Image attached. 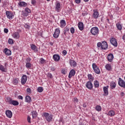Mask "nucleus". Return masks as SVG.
Segmentation results:
<instances>
[{
    "label": "nucleus",
    "mask_w": 125,
    "mask_h": 125,
    "mask_svg": "<svg viewBox=\"0 0 125 125\" xmlns=\"http://www.w3.org/2000/svg\"><path fill=\"white\" fill-rule=\"evenodd\" d=\"M97 47H101V49L103 50H106V49H108V43L105 41H103L102 43L99 42L97 43Z\"/></svg>",
    "instance_id": "obj_1"
},
{
    "label": "nucleus",
    "mask_w": 125,
    "mask_h": 125,
    "mask_svg": "<svg viewBox=\"0 0 125 125\" xmlns=\"http://www.w3.org/2000/svg\"><path fill=\"white\" fill-rule=\"evenodd\" d=\"M42 116L45 118V120L48 123H50V121H52L53 115L51 114L49 115V113H48L44 112L42 113Z\"/></svg>",
    "instance_id": "obj_2"
},
{
    "label": "nucleus",
    "mask_w": 125,
    "mask_h": 125,
    "mask_svg": "<svg viewBox=\"0 0 125 125\" xmlns=\"http://www.w3.org/2000/svg\"><path fill=\"white\" fill-rule=\"evenodd\" d=\"M91 33L93 36H98L99 34V29L97 27H94L91 29Z\"/></svg>",
    "instance_id": "obj_3"
},
{
    "label": "nucleus",
    "mask_w": 125,
    "mask_h": 125,
    "mask_svg": "<svg viewBox=\"0 0 125 125\" xmlns=\"http://www.w3.org/2000/svg\"><path fill=\"white\" fill-rule=\"evenodd\" d=\"M92 68L96 74H98V75H99L101 72L100 71V69H99V67L97 66L96 65V63H93L92 64Z\"/></svg>",
    "instance_id": "obj_4"
},
{
    "label": "nucleus",
    "mask_w": 125,
    "mask_h": 125,
    "mask_svg": "<svg viewBox=\"0 0 125 125\" xmlns=\"http://www.w3.org/2000/svg\"><path fill=\"white\" fill-rule=\"evenodd\" d=\"M6 15L7 16V18L9 19V20H12V19H13V17H14L13 13L9 11H6Z\"/></svg>",
    "instance_id": "obj_5"
},
{
    "label": "nucleus",
    "mask_w": 125,
    "mask_h": 125,
    "mask_svg": "<svg viewBox=\"0 0 125 125\" xmlns=\"http://www.w3.org/2000/svg\"><path fill=\"white\" fill-rule=\"evenodd\" d=\"M31 10L29 9V8L26 7L25 8L24 11H22V15L24 17L26 16H28V15H29V13H31Z\"/></svg>",
    "instance_id": "obj_6"
},
{
    "label": "nucleus",
    "mask_w": 125,
    "mask_h": 125,
    "mask_svg": "<svg viewBox=\"0 0 125 125\" xmlns=\"http://www.w3.org/2000/svg\"><path fill=\"white\" fill-rule=\"evenodd\" d=\"M118 84L121 87H123L124 88H125V81L123 80L121 78H119Z\"/></svg>",
    "instance_id": "obj_7"
},
{
    "label": "nucleus",
    "mask_w": 125,
    "mask_h": 125,
    "mask_svg": "<svg viewBox=\"0 0 125 125\" xmlns=\"http://www.w3.org/2000/svg\"><path fill=\"white\" fill-rule=\"evenodd\" d=\"M110 43L113 45V46H115V47H117L118 46V42L117 41V39H116L115 38H112L110 40Z\"/></svg>",
    "instance_id": "obj_8"
},
{
    "label": "nucleus",
    "mask_w": 125,
    "mask_h": 125,
    "mask_svg": "<svg viewBox=\"0 0 125 125\" xmlns=\"http://www.w3.org/2000/svg\"><path fill=\"white\" fill-rule=\"evenodd\" d=\"M59 35H60V30L58 28H57L55 29L53 34V37L55 39H58Z\"/></svg>",
    "instance_id": "obj_9"
},
{
    "label": "nucleus",
    "mask_w": 125,
    "mask_h": 125,
    "mask_svg": "<svg viewBox=\"0 0 125 125\" xmlns=\"http://www.w3.org/2000/svg\"><path fill=\"white\" fill-rule=\"evenodd\" d=\"M56 7L55 10L57 12H60V10H61V4L59 1H57L55 3Z\"/></svg>",
    "instance_id": "obj_10"
},
{
    "label": "nucleus",
    "mask_w": 125,
    "mask_h": 125,
    "mask_svg": "<svg viewBox=\"0 0 125 125\" xmlns=\"http://www.w3.org/2000/svg\"><path fill=\"white\" fill-rule=\"evenodd\" d=\"M27 75H23L21 79V83L22 85L25 84V83H27Z\"/></svg>",
    "instance_id": "obj_11"
},
{
    "label": "nucleus",
    "mask_w": 125,
    "mask_h": 125,
    "mask_svg": "<svg viewBox=\"0 0 125 125\" xmlns=\"http://www.w3.org/2000/svg\"><path fill=\"white\" fill-rule=\"evenodd\" d=\"M108 88H109V86L108 85L106 86H104L103 87L104 92V96H107L108 94H109V91H108Z\"/></svg>",
    "instance_id": "obj_12"
},
{
    "label": "nucleus",
    "mask_w": 125,
    "mask_h": 125,
    "mask_svg": "<svg viewBox=\"0 0 125 125\" xmlns=\"http://www.w3.org/2000/svg\"><path fill=\"white\" fill-rule=\"evenodd\" d=\"M93 11V17L95 18V19H97V18L99 17V12L97 11V10H94Z\"/></svg>",
    "instance_id": "obj_13"
},
{
    "label": "nucleus",
    "mask_w": 125,
    "mask_h": 125,
    "mask_svg": "<svg viewBox=\"0 0 125 125\" xmlns=\"http://www.w3.org/2000/svg\"><path fill=\"white\" fill-rule=\"evenodd\" d=\"M75 75H76V71H75L74 69H72L69 73V75H68L69 79H71L72 77H74Z\"/></svg>",
    "instance_id": "obj_14"
},
{
    "label": "nucleus",
    "mask_w": 125,
    "mask_h": 125,
    "mask_svg": "<svg viewBox=\"0 0 125 125\" xmlns=\"http://www.w3.org/2000/svg\"><path fill=\"white\" fill-rule=\"evenodd\" d=\"M3 52L5 53V54H6V55H7L8 56H10V55H11V50L7 49V48L4 49Z\"/></svg>",
    "instance_id": "obj_15"
},
{
    "label": "nucleus",
    "mask_w": 125,
    "mask_h": 125,
    "mask_svg": "<svg viewBox=\"0 0 125 125\" xmlns=\"http://www.w3.org/2000/svg\"><path fill=\"white\" fill-rule=\"evenodd\" d=\"M69 64L71 67H76L77 62L74 60H69Z\"/></svg>",
    "instance_id": "obj_16"
},
{
    "label": "nucleus",
    "mask_w": 125,
    "mask_h": 125,
    "mask_svg": "<svg viewBox=\"0 0 125 125\" xmlns=\"http://www.w3.org/2000/svg\"><path fill=\"white\" fill-rule=\"evenodd\" d=\"M12 36L13 38H14V39H18L20 38V34L18 32H16L13 33Z\"/></svg>",
    "instance_id": "obj_17"
},
{
    "label": "nucleus",
    "mask_w": 125,
    "mask_h": 125,
    "mask_svg": "<svg viewBox=\"0 0 125 125\" xmlns=\"http://www.w3.org/2000/svg\"><path fill=\"white\" fill-rule=\"evenodd\" d=\"M93 87V86H92V83H91V82L89 81L86 83V87H87V88L88 89H92Z\"/></svg>",
    "instance_id": "obj_18"
},
{
    "label": "nucleus",
    "mask_w": 125,
    "mask_h": 125,
    "mask_svg": "<svg viewBox=\"0 0 125 125\" xmlns=\"http://www.w3.org/2000/svg\"><path fill=\"white\" fill-rule=\"evenodd\" d=\"M6 116H7V118H9L10 119L12 118V112L11 111L8 110L5 111Z\"/></svg>",
    "instance_id": "obj_19"
},
{
    "label": "nucleus",
    "mask_w": 125,
    "mask_h": 125,
    "mask_svg": "<svg viewBox=\"0 0 125 125\" xmlns=\"http://www.w3.org/2000/svg\"><path fill=\"white\" fill-rule=\"evenodd\" d=\"M18 5L20 7H26L28 4L24 1H20V2L18 3Z\"/></svg>",
    "instance_id": "obj_20"
},
{
    "label": "nucleus",
    "mask_w": 125,
    "mask_h": 125,
    "mask_svg": "<svg viewBox=\"0 0 125 125\" xmlns=\"http://www.w3.org/2000/svg\"><path fill=\"white\" fill-rule=\"evenodd\" d=\"M53 59H54V61H55L56 62L59 61V60H60V56H59V55L54 54L53 56Z\"/></svg>",
    "instance_id": "obj_21"
},
{
    "label": "nucleus",
    "mask_w": 125,
    "mask_h": 125,
    "mask_svg": "<svg viewBox=\"0 0 125 125\" xmlns=\"http://www.w3.org/2000/svg\"><path fill=\"white\" fill-rule=\"evenodd\" d=\"M113 59H114V55H113V54H108L107 56L108 61H109V62H112Z\"/></svg>",
    "instance_id": "obj_22"
},
{
    "label": "nucleus",
    "mask_w": 125,
    "mask_h": 125,
    "mask_svg": "<svg viewBox=\"0 0 125 125\" xmlns=\"http://www.w3.org/2000/svg\"><path fill=\"white\" fill-rule=\"evenodd\" d=\"M10 105H13V106H18L19 105V102L17 101L12 100Z\"/></svg>",
    "instance_id": "obj_23"
},
{
    "label": "nucleus",
    "mask_w": 125,
    "mask_h": 125,
    "mask_svg": "<svg viewBox=\"0 0 125 125\" xmlns=\"http://www.w3.org/2000/svg\"><path fill=\"white\" fill-rule=\"evenodd\" d=\"M30 47L32 50H34L35 52H38V47L34 44H30Z\"/></svg>",
    "instance_id": "obj_24"
},
{
    "label": "nucleus",
    "mask_w": 125,
    "mask_h": 125,
    "mask_svg": "<svg viewBox=\"0 0 125 125\" xmlns=\"http://www.w3.org/2000/svg\"><path fill=\"white\" fill-rule=\"evenodd\" d=\"M25 102L27 103H31L32 102V98L29 95L25 97Z\"/></svg>",
    "instance_id": "obj_25"
},
{
    "label": "nucleus",
    "mask_w": 125,
    "mask_h": 125,
    "mask_svg": "<svg viewBox=\"0 0 125 125\" xmlns=\"http://www.w3.org/2000/svg\"><path fill=\"white\" fill-rule=\"evenodd\" d=\"M78 28L80 31H83V23L79 22L78 23Z\"/></svg>",
    "instance_id": "obj_26"
},
{
    "label": "nucleus",
    "mask_w": 125,
    "mask_h": 125,
    "mask_svg": "<svg viewBox=\"0 0 125 125\" xmlns=\"http://www.w3.org/2000/svg\"><path fill=\"white\" fill-rule=\"evenodd\" d=\"M0 70L1 72H4V73H6V72H7V68L2 65H0Z\"/></svg>",
    "instance_id": "obj_27"
},
{
    "label": "nucleus",
    "mask_w": 125,
    "mask_h": 125,
    "mask_svg": "<svg viewBox=\"0 0 125 125\" xmlns=\"http://www.w3.org/2000/svg\"><path fill=\"white\" fill-rule=\"evenodd\" d=\"M31 114L33 119H36V118L38 117V112H37L36 111H32L31 112Z\"/></svg>",
    "instance_id": "obj_28"
},
{
    "label": "nucleus",
    "mask_w": 125,
    "mask_h": 125,
    "mask_svg": "<svg viewBox=\"0 0 125 125\" xmlns=\"http://www.w3.org/2000/svg\"><path fill=\"white\" fill-rule=\"evenodd\" d=\"M61 28H64L66 26V21L64 20H61Z\"/></svg>",
    "instance_id": "obj_29"
},
{
    "label": "nucleus",
    "mask_w": 125,
    "mask_h": 125,
    "mask_svg": "<svg viewBox=\"0 0 125 125\" xmlns=\"http://www.w3.org/2000/svg\"><path fill=\"white\" fill-rule=\"evenodd\" d=\"M105 68L107 71H110L112 69V66L109 64H106L105 66Z\"/></svg>",
    "instance_id": "obj_30"
},
{
    "label": "nucleus",
    "mask_w": 125,
    "mask_h": 125,
    "mask_svg": "<svg viewBox=\"0 0 125 125\" xmlns=\"http://www.w3.org/2000/svg\"><path fill=\"white\" fill-rule=\"evenodd\" d=\"M12 101V99H11L9 97H7L6 98L5 101L6 103H8V104H10L11 103V101Z\"/></svg>",
    "instance_id": "obj_31"
},
{
    "label": "nucleus",
    "mask_w": 125,
    "mask_h": 125,
    "mask_svg": "<svg viewBox=\"0 0 125 125\" xmlns=\"http://www.w3.org/2000/svg\"><path fill=\"white\" fill-rule=\"evenodd\" d=\"M110 87H111V89H114V88H115V87H116V83H115L114 82H112L110 83Z\"/></svg>",
    "instance_id": "obj_32"
},
{
    "label": "nucleus",
    "mask_w": 125,
    "mask_h": 125,
    "mask_svg": "<svg viewBox=\"0 0 125 125\" xmlns=\"http://www.w3.org/2000/svg\"><path fill=\"white\" fill-rule=\"evenodd\" d=\"M108 115L110 117H114L115 116V112L113 110H110L108 112Z\"/></svg>",
    "instance_id": "obj_33"
},
{
    "label": "nucleus",
    "mask_w": 125,
    "mask_h": 125,
    "mask_svg": "<svg viewBox=\"0 0 125 125\" xmlns=\"http://www.w3.org/2000/svg\"><path fill=\"white\" fill-rule=\"evenodd\" d=\"M26 67L27 69H31V68H32V63L30 62H26Z\"/></svg>",
    "instance_id": "obj_34"
},
{
    "label": "nucleus",
    "mask_w": 125,
    "mask_h": 125,
    "mask_svg": "<svg viewBox=\"0 0 125 125\" xmlns=\"http://www.w3.org/2000/svg\"><path fill=\"white\" fill-rule=\"evenodd\" d=\"M116 27L119 31H121L122 30V25L121 24V23H117Z\"/></svg>",
    "instance_id": "obj_35"
},
{
    "label": "nucleus",
    "mask_w": 125,
    "mask_h": 125,
    "mask_svg": "<svg viewBox=\"0 0 125 125\" xmlns=\"http://www.w3.org/2000/svg\"><path fill=\"white\" fill-rule=\"evenodd\" d=\"M94 84L95 87H99V82L97 81H95L94 82Z\"/></svg>",
    "instance_id": "obj_36"
},
{
    "label": "nucleus",
    "mask_w": 125,
    "mask_h": 125,
    "mask_svg": "<svg viewBox=\"0 0 125 125\" xmlns=\"http://www.w3.org/2000/svg\"><path fill=\"white\" fill-rule=\"evenodd\" d=\"M13 83H14V84H17V83H19V80L18 79H14L13 80Z\"/></svg>",
    "instance_id": "obj_37"
},
{
    "label": "nucleus",
    "mask_w": 125,
    "mask_h": 125,
    "mask_svg": "<svg viewBox=\"0 0 125 125\" xmlns=\"http://www.w3.org/2000/svg\"><path fill=\"white\" fill-rule=\"evenodd\" d=\"M96 111H98L99 112V111H101L102 110V107H101V106L100 105H97L95 108Z\"/></svg>",
    "instance_id": "obj_38"
},
{
    "label": "nucleus",
    "mask_w": 125,
    "mask_h": 125,
    "mask_svg": "<svg viewBox=\"0 0 125 125\" xmlns=\"http://www.w3.org/2000/svg\"><path fill=\"white\" fill-rule=\"evenodd\" d=\"M37 90L38 92H42V91H43V88H42V87H39Z\"/></svg>",
    "instance_id": "obj_39"
},
{
    "label": "nucleus",
    "mask_w": 125,
    "mask_h": 125,
    "mask_svg": "<svg viewBox=\"0 0 125 125\" xmlns=\"http://www.w3.org/2000/svg\"><path fill=\"white\" fill-rule=\"evenodd\" d=\"M88 79L90 81H93V77H92V75H91V74H88Z\"/></svg>",
    "instance_id": "obj_40"
},
{
    "label": "nucleus",
    "mask_w": 125,
    "mask_h": 125,
    "mask_svg": "<svg viewBox=\"0 0 125 125\" xmlns=\"http://www.w3.org/2000/svg\"><path fill=\"white\" fill-rule=\"evenodd\" d=\"M40 62L41 64H44L45 63V60L43 59V58H42L40 59Z\"/></svg>",
    "instance_id": "obj_41"
},
{
    "label": "nucleus",
    "mask_w": 125,
    "mask_h": 125,
    "mask_svg": "<svg viewBox=\"0 0 125 125\" xmlns=\"http://www.w3.org/2000/svg\"><path fill=\"white\" fill-rule=\"evenodd\" d=\"M26 92L28 93V94H31L32 93V89L30 88H27L26 89Z\"/></svg>",
    "instance_id": "obj_42"
},
{
    "label": "nucleus",
    "mask_w": 125,
    "mask_h": 125,
    "mask_svg": "<svg viewBox=\"0 0 125 125\" xmlns=\"http://www.w3.org/2000/svg\"><path fill=\"white\" fill-rule=\"evenodd\" d=\"M8 42L9 44H13V43H14L13 40L9 39L8 40Z\"/></svg>",
    "instance_id": "obj_43"
},
{
    "label": "nucleus",
    "mask_w": 125,
    "mask_h": 125,
    "mask_svg": "<svg viewBox=\"0 0 125 125\" xmlns=\"http://www.w3.org/2000/svg\"><path fill=\"white\" fill-rule=\"evenodd\" d=\"M31 4L34 6L36 5L37 4V1L36 0H31Z\"/></svg>",
    "instance_id": "obj_44"
},
{
    "label": "nucleus",
    "mask_w": 125,
    "mask_h": 125,
    "mask_svg": "<svg viewBox=\"0 0 125 125\" xmlns=\"http://www.w3.org/2000/svg\"><path fill=\"white\" fill-rule=\"evenodd\" d=\"M47 77H48V78H49L50 79H52L53 78V76H52V74L50 73H48Z\"/></svg>",
    "instance_id": "obj_45"
},
{
    "label": "nucleus",
    "mask_w": 125,
    "mask_h": 125,
    "mask_svg": "<svg viewBox=\"0 0 125 125\" xmlns=\"http://www.w3.org/2000/svg\"><path fill=\"white\" fill-rule=\"evenodd\" d=\"M70 33H71V34H74V33H75V28L74 27H71L70 28Z\"/></svg>",
    "instance_id": "obj_46"
},
{
    "label": "nucleus",
    "mask_w": 125,
    "mask_h": 125,
    "mask_svg": "<svg viewBox=\"0 0 125 125\" xmlns=\"http://www.w3.org/2000/svg\"><path fill=\"white\" fill-rule=\"evenodd\" d=\"M83 16H86L87 15V12L86 11H83L82 13Z\"/></svg>",
    "instance_id": "obj_47"
},
{
    "label": "nucleus",
    "mask_w": 125,
    "mask_h": 125,
    "mask_svg": "<svg viewBox=\"0 0 125 125\" xmlns=\"http://www.w3.org/2000/svg\"><path fill=\"white\" fill-rule=\"evenodd\" d=\"M74 103H78L79 102V99L77 98H74Z\"/></svg>",
    "instance_id": "obj_48"
},
{
    "label": "nucleus",
    "mask_w": 125,
    "mask_h": 125,
    "mask_svg": "<svg viewBox=\"0 0 125 125\" xmlns=\"http://www.w3.org/2000/svg\"><path fill=\"white\" fill-rule=\"evenodd\" d=\"M27 122L28 123H29V124H31V117H30L29 116H27Z\"/></svg>",
    "instance_id": "obj_49"
},
{
    "label": "nucleus",
    "mask_w": 125,
    "mask_h": 125,
    "mask_svg": "<svg viewBox=\"0 0 125 125\" xmlns=\"http://www.w3.org/2000/svg\"><path fill=\"white\" fill-rule=\"evenodd\" d=\"M26 62H27V63H30V62H31V58H28L26 59Z\"/></svg>",
    "instance_id": "obj_50"
},
{
    "label": "nucleus",
    "mask_w": 125,
    "mask_h": 125,
    "mask_svg": "<svg viewBox=\"0 0 125 125\" xmlns=\"http://www.w3.org/2000/svg\"><path fill=\"white\" fill-rule=\"evenodd\" d=\"M70 29H69V28L68 27H65L64 28V31H65V32H69V30Z\"/></svg>",
    "instance_id": "obj_51"
},
{
    "label": "nucleus",
    "mask_w": 125,
    "mask_h": 125,
    "mask_svg": "<svg viewBox=\"0 0 125 125\" xmlns=\"http://www.w3.org/2000/svg\"><path fill=\"white\" fill-rule=\"evenodd\" d=\"M24 28H25L26 29H29L30 28V25L25 24L24 25Z\"/></svg>",
    "instance_id": "obj_52"
},
{
    "label": "nucleus",
    "mask_w": 125,
    "mask_h": 125,
    "mask_svg": "<svg viewBox=\"0 0 125 125\" xmlns=\"http://www.w3.org/2000/svg\"><path fill=\"white\" fill-rule=\"evenodd\" d=\"M4 32L5 33V34H7V33H8V29L7 28H4Z\"/></svg>",
    "instance_id": "obj_53"
},
{
    "label": "nucleus",
    "mask_w": 125,
    "mask_h": 125,
    "mask_svg": "<svg viewBox=\"0 0 125 125\" xmlns=\"http://www.w3.org/2000/svg\"><path fill=\"white\" fill-rule=\"evenodd\" d=\"M18 99H20L21 100H23V97L22 96H18Z\"/></svg>",
    "instance_id": "obj_54"
},
{
    "label": "nucleus",
    "mask_w": 125,
    "mask_h": 125,
    "mask_svg": "<svg viewBox=\"0 0 125 125\" xmlns=\"http://www.w3.org/2000/svg\"><path fill=\"white\" fill-rule=\"evenodd\" d=\"M62 54L63 55H66V54H67V51H66L65 50H63L62 51Z\"/></svg>",
    "instance_id": "obj_55"
},
{
    "label": "nucleus",
    "mask_w": 125,
    "mask_h": 125,
    "mask_svg": "<svg viewBox=\"0 0 125 125\" xmlns=\"http://www.w3.org/2000/svg\"><path fill=\"white\" fill-rule=\"evenodd\" d=\"M76 3H81V0H75Z\"/></svg>",
    "instance_id": "obj_56"
},
{
    "label": "nucleus",
    "mask_w": 125,
    "mask_h": 125,
    "mask_svg": "<svg viewBox=\"0 0 125 125\" xmlns=\"http://www.w3.org/2000/svg\"><path fill=\"white\" fill-rule=\"evenodd\" d=\"M51 71H55V68H54V67H53V66H52L51 67Z\"/></svg>",
    "instance_id": "obj_57"
},
{
    "label": "nucleus",
    "mask_w": 125,
    "mask_h": 125,
    "mask_svg": "<svg viewBox=\"0 0 125 125\" xmlns=\"http://www.w3.org/2000/svg\"><path fill=\"white\" fill-rule=\"evenodd\" d=\"M120 95L121 96H125V93L123 92H121V93H120Z\"/></svg>",
    "instance_id": "obj_58"
},
{
    "label": "nucleus",
    "mask_w": 125,
    "mask_h": 125,
    "mask_svg": "<svg viewBox=\"0 0 125 125\" xmlns=\"http://www.w3.org/2000/svg\"><path fill=\"white\" fill-rule=\"evenodd\" d=\"M62 74H63V75H65L66 74V71H65V70H62Z\"/></svg>",
    "instance_id": "obj_59"
},
{
    "label": "nucleus",
    "mask_w": 125,
    "mask_h": 125,
    "mask_svg": "<svg viewBox=\"0 0 125 125\" xmlns=\"http://www.w3.org/2000/svg\"><path fill=\"white\" fill-rule=\"evenodd\" d=\"M122 39H123V41H125V34H124V35L123 36Z\"/></svg>",
    "instance_id": "obj_60"
},
{
    "label": "nucleus",
    "mask_w": 125,
    "mask_h": 125,
    "mask_svg": "<svg viewBox=\"0 0 125 125\" xmlns=\"http://www.w3.org/2000/svg\"><path fill=\"white\" fill-rule=\"evenodd\" d=\"M83 107L84 108H86V104H83Z\"/></svg>",
    "instance_id": "obj_61"
},
{
    "label": "nucleus",
    "mask_w": 125,
    "mask_h": 125,
    "mask_svg": "<svg viewBox=\"0 0 125 125\" xmlns=\"http://www.w3.org/2000/svg\"><path fill=\"white\" fill-rule=\"evenodd\" d=\"M66 33H67V31H65V30L63 31V34L64 35H65V36H66Z\"/></svg>",
    "instance_id": "obj_62"
},
{
    "label": "nucleus",
    "mask_w": 125,
    "mask_h": 125,
    "mask_svg": "<svg viewBox=\"0 0 125 125\" xmlns=\"http://www.w3.org/2000/svg\"><path fill=\"white\" fill-rule=\"evenodd\" d=\"M49 43L50 45L51 46L53 45V43L52 42H50Z\"/></svg>",
    "instance_id": "obj_63"
},
{
    "label": "nucleus",
    "mask_w": 125,
    "mask_h": 125,
    "mask_svg": "<svg viewBox=\"0 0 125 125\" xmlns=\"http://www.w3.org/2000/svg\"><path fill=\"white\" fill-rule=\"evenodd\" d=\"M85 2H87L89 0H83Z\"/></svg>",
    "instance_id": "obj_64"
}]
</instances>
